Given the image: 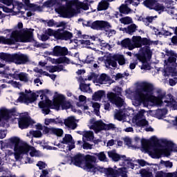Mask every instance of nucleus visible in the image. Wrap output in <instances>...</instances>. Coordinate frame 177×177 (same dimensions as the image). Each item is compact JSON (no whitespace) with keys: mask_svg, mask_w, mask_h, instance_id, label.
I'll list each match as a JSON object with an SVG mask.
<instances>
[{"mask_svg":"<svg viewBox=\"0 0 177 177\" xmlns=\"http://www.w3.org/2000/svg\"><path fill=\"white\" fill-rule=\"evenodd\" d=\"M28 8H30V9H33V10H41V6H37L34 3H29L28 6H27Z\"/></svg>","mask_w":177,"mask_h":177,"instance_id":"obj_62","label":"nucleus"},{"mask_svg":"<svg viewBox=\"0 0 177 177\" xmlns=\"http://www.w3.org/2000/svg\"><path fill=\"white\" fill-rule=\"evenodd\" d=\"M145 0H127L129 3L132 4L133 6H138L140 4V2Z\"/></svg>","mask_w":177,"mask_h":177,"instance_id":"obj_58","label":"nucleus"},{"mask_svg":"<svg viewBox=\"0 0 177 177\" xmlns=\"http://www.w3.org/2000/svg\"><path fill=\"white\" fill-rule=\"evenodd\" d=\"M85 155L82 153H77L75 156L71 158V162L76 167H81L84 164V159Z\"/></svg>","mask_w":177,"mask_h":177,"instance_id":"obj_21","label":"nucleus"},{"mask_svg":"<svg viewBox=\"0 0 177 177\" xmlns=\"http://www.w3.org/2000/svg\"><path fill=\"white\" fill-rule=\"evenodd\" d=\"M35 122L26 115L20 116L18 119V126L20 129H27L28 127H32Z\"/></svg>","mask_w":177,"mask_h":177,"instance_id":"obj_9","label":"nucleus"},{"mask_svg":"<svg viewBox=\"0 0 177 177\" xmlns=\"http://www.w3.org/2000/svg\"><path fill=\"white\" fill-rule=\"evenodd\" d=\"M95 156L97 157L100 161H104L106 160V154L104 152L95 153Z\"/></svg>","mask_w":177,"mask_h":177,"instance_id":"obj_50","label":"nucleus"},{"mask_svg":"<svg viewBox=\"0 0 177 177\" xmlns=\"http://www.w3.org/2000/svg\"><path fill=\"white\" fill-rule=\"evenodd\" d=\"M160 164L161 165H165V167H166V168H172V167H174V164L169 161V160H161L160 162Z\"/></svg>","mask_w":177,"mask_h":177,"instance_id":"obj_46","label":"nucleus"},{"mask_svg":"<svg viewBox=\"0 0 177 177\" xmlns=\"http://www.w3.org/2000/svg\"><path fill=\"white\" fill-rule=\"evenodd\" d=\"M115 60L118 62L120 66H124V64H125V57H124L122 55L116 56Z\"/></svg>","mask_w":177,"mask_h":177,"instance_id":"obj_41","label":"nucleus"},{"mask_svg":"<svg viewBox=\"0 0 177 177\" xmlns=\"http://www.w3.org/2000/svg\"><path fill=\"white\" fill-rule=\"evenodd\" d=\"M152 56L153 51H151L149 46L142 47L139 52L135 54V57L138 59V62H147V60L151 59Z\"/></svg>","mask_w":177,"mask_h":177,"instance_id":"obj_6","label":"nucleus"},{"mask_svg":"<svg viewBox=\"0 0 177 177\" xmlns=\"http://www.w3.org/2000/svg\"><path fill=\"white\" fill-rule=\"evenodd\" d=\"M53 106L56 110H59L60 106L62 110H68L72 105L71 102L66 100V97L62 94H57L55 97V100L53 102Z\"/></svg>","mask_w":177,"mask_h":177,"instance_id":"obj_5","label":"nucleus"},{"mask_svg":"<svg viewBox=\"0 0 177 177\" xmlns=\"http://www.w3.org/2000/svg\"><path fill=\"white\" fill-rule=\"evenodd\" d=\"M113 0H101L98 3L97 10V12H102L103 10H107L110 6L109 2H113Z\"/></svg>","mask_w":177,"mask_h":177,"instance_id":"obj_24","label":"nucleus"},{"mask_svg":"<svg viewBox=\"0 0 177 177\" xmlns=\"http://www.w3.org/2000/svg\"><path fill=\"white\" fill-rule=\"evenodd\" d=\"M78 3L83 10H89V3L82 2H78Z\"/></svg>","mask_w":177,"mask_h":177,"instance_id":"obj_59","label":"nucleus"},{"mask_svg":"<svg viewBox=\"0 0 177 177\" xmlns=\"http://www.w3.org/2000/svg\"><path fill=\"white\" fill-rule=\"evenodd\" d=\"M108 156H109V158H111L113 160V161H115V162L120 161V160H122V161H124V160H126V158H127V156L120 155L113 151H109Z\"/></svg>","mask_w":177,"mask_h":177,"instance_id":"obj_25","label":"nucleus"},{"mask_svg":"<svg viewBox=\"0 0 177 177\" xmlns=\"http://www.w3.org/2000/svg\"><path fill=\"white\" fill-rule=\"evenodd\" d=\"M19 97L18 98V102L20 103H25L26 104H30V103H34L36 102L37 99L39 97V95L35 93H32L30 96L24 93V92L19 93Z\"/></svg>","mask_w":177,"mask_h":177,"instance_id":"obj_8","label":"nucleus"},{"mask_svg":"<svg viewBox=\"0 0 177 177\" xmlns=\"http://www.w3.org/2000/svg\"><path fill=\"white\" fill-rule=\"evenodd\" d=\"M83 138H86V139H92V138H93V133L91 131H84Z\"/></svg>","mask_w":177,"mask_h":177,"instance_id":"obj_61","label":"nucleus"},{"mask_svg":"<svg viewBox=\"0 0 177 177\" xmlns=\"http://www.w3.org/2000/svg\"><path fill=\"white\" fill-rule=\"evenodd\" d=\"M64 124L67 128H70V129L74 130L77 128V123L75 122V118L74 116H71L65 119Z\"/></svg>","mask_w":177,"mask_h":177,"instance_id":"obj_23","label":"nucleus"},{"mask_svg":"<svg viewBox=\"0 0 177 177\" xmlns=\"http://www.w3.org/2000/svg\"><path fill=\"white\" fill-rule=\"evenodd\" d=\"M133 41L137 45V48H142V46H150L151 45V40L147 37H142L140 36H133Z\"/></svg>","mask_w":177,"mask_h":177,"instance_id":"obj_14","label":"nucleus"},{"mask_svg":"<svg viewBox=\"0 0 177 177\" xmlns=\"http://www.w3.org/2000/svg\"><path fill=\"white\" fill-rule=\"evenodd\" d=\"M52 133L53 135H56L57 136H63V129H55L52 127Z\"/></svg>","mask_w":177,"mask_h":177,"instance_id":"obj_45","label":"nucleus"},{"mask_svg":"<svg viewBox=\"0 0 177 177\" xmlns=\"http://www.w3.org/2000/svg\"><path fill=\"white\" fill-rule=\"evenodd\" d=\"M113 92H115L114 93L118 96H122V88L118 86H116L113 88Z\"/></svg>","mask_w":177,"mask_h":177,"instance_id":"obj_54","label":"nucleus"},{"mask_svg":"<svg viewBox=\"0 0 177 177\" xmlns=\"http://www.w3.org/2000/svg\"><path fill=\"white\" fill-rule=\"evenodd\" d=\"M83 142L82 147L84 150H92V145L89 142H85V140H83Z\"/></svg>","mask_w":177,"mask_h":177,"instance_id":"obj_57","label":"nucleus"},{"mask_svg":"<svg viewBox=\"0 0 177 177\" xmlns=\"http://www.w3.org/2000/svg\"><path fill=\"white\" fill-rule=\"evenodd\" d=\"M137 127H147L149 125V121L146 119H141L136 122Z\"/></svg>","mask_w":177,"mask_h":177,"instance_id":"obj_42","label":"nucleus"},{"mask_svg":"<svg viewBox=\"0 0 177 177\" xmlns=\"http://www.w3.org/2000/svg\"><path fill=\"white\" fill-rule=\"evenodd\" d=\"M124 161L127 162V167H129V168H131V169H133V168H135V164L132 162V159H131V158L126 157V160H124Z\"/></svg>","mask_w":177,"mask_h":177,"instance_id":"obj_56","label":"nucleus"},{"mask_svg":"<svg viewBox=\"0 0 177 177\" xmlns=\"http://www.w3.org/2000/svg\"><path fill=\"white\" fill-rule=\"evenodd\" d=\"M73 142V136L71 134H66L64 138L61 141L62 145H68V143H72Z\"/></svg>","mask_w":177,"mask_h":177,"instance_id":"obj_37","label":"nucleus"},{"mask_svg":"<svg viewBox=\"0 0 177 177\" xmlns=\"http://www.w3.org/2000/svg\"><path fill=\"white\" fill-rule=\"evenodd\" d=\"M73 38V32L68 30H64V28L58 29L56 30L55 39L61 41H68Z\"/></svg>","mask_w":177,"mask_h":177,"instance_id":"obj_11","label":"nucleus"},{"mask_svg":"<svg viewBox=\"0 0 177 177\" xmlns=\"http://www.w3.org/2000/svg\"><path fill=\"white\" fill-rule=\"evenodd\" d=\"M107 81V75L106 73H102L100 75V77L97 80L98 84H103Z\"/></svg>","mask_w":177,"mask_h":177,"instance_id":"obj_48","label":"nucleus"},{"mask_svg":"<svg viewBox=\"0 0 177 177\" xmlns=\"http://www.w3.org/2000/svg\"><path fill=\"white\" fill-rule=\"evenodd\" d=\"M157 2H158V0H145L142 3L144 6L151 10L156 6Z\"/></svg>","mask_w":177,"mask_h":177,"instance_id":"obj_30","label":"nucleus"},{"mask_svg":"<svg viewBox=\"0 0 177 177\" xmlns=\"http://www.w3.org/2000/svg\"><path fill=\"white\" fill-rule=\"evenodd\" d=\"M103 97H106V91L104 90H100L94 93L92 96L93 100L97 102L98 100H102Z\"/></svg>","mask_w":177,"mask_h":177,"instance_id":"obj_27","label":"nucleus"},{"mask_svg":"<svg viewBox=\"0 0 177 177\" xmlns=\"http://www.w3.org/2000/svg\"><path fill=\"white\" fill-rule=\"evenodd\" d=\"M90 85V84L81 83L80 84V89L82 92H88V88H89Z\"/></svg>","mask_w":177,"mask_h":177,"instance_id":"obj_53","label":"nucleus"},{"mask_svg":"<svg viewBox=\"0 0 177 177\" xmlns=\"http://www.w3.org/2000/svg\"><path fill=\"white\" fill-rule=\"evenodd\" d=\"M115 129V124L113 123L106 124L104 123V131H111Z\"/></svg>","mask_w":177,"mask_h":177,"instance_id":"obj_44","label":"nucleus"},{"mask_svg":"<svg viewBox=\"0 0 177 177\" xmlns=\"http://www.w3.org/2000/svg\"><path fill=\"white\" fill-rule=\"evenodd\" d=\"M91 129H93L95 133H99V132L104 131V122L103 120H97L94 125L91 126Z\"/></svg>","mask_w":177,"mask_h":177,"instance_id":"obj_26","label":"nucleus"},{"mask_svg":"<svg viewBox=\"0 0 177 177\" xmlns=\"http://www.w3.org/2000/svg\"><path fill=\"white\" fill-rule=\"evenodd\" d=\"M153 20H154V17H147L145 18V26H149L150 23H153Z\"/></svg>","mask_w":177,"mask_h":177,"instance_id":"obj_64","label":"nucleus"},{"mask_svg":"<svg viewBox=\"0 0 177 177\" xmlns=\"http://www.w3.org/2000/svg\"><path fill=\"white\" fill-rule=\"evenodd\" d=\"M0 59L7 63H15L17 65L27 64L30 62L28 56L23 53H0Z\"/></svg>","mask_w":177,"mask_h":177,"instance_id":"obj_1","label":"nucleus"},{"mask_svg":"<svg viewBox=\"0 0 177 177\" xmlns=\"http://www.w3.org/2000/svg\"><path fill=\"white\" fill-rule=\"evenodd\" d=\"M154 91V86L149 82H144L141 85L140 88L137 90L138 95L137 99L140 103H145V102H151V96Z\"/></svg>","mask_w":177,"mask_h":177,"instance_id":"obj_3","label":"nucleus"},{"mask_svg":"<svg viewBox=\"0 0 177 177\" xmlns=\"http://www.w3.org/2000/svg\"><path fill=\"white\" fill-rule=\"evenodd\" d=\"M124 103H125L124 99H122L120 96H118V97L112 104H115L117 107H122V106H124Z\"/></svg>","mask_w":177,"mask_h":177,"instance_id":"obj_39","label":"nucleus"},{"mask_svg":"<svg viewBox=\"0 0 177 177\" xmlns=\"http://www.w3.org/2000/svg\"><path fill=\"white\" fill-rule=\"evenodd\" d=\"M106 97L108 100L113 104L115 100H116V99L118 97V95L113 92H108L106 94Z\"/></svg>","mask_w":177,"mask_h":177,"instance_id":"obj_35","label":"nucleus"},{"mask_svg":"<svg viewBox=\"0 0 177 177\" xmlns=\"http://www.w3.org/2000/svg\"><path fill=\"white\" fill-rule=\"evenodd\" d=\"M47 67V71H49L50 73H60V71H63V68H64V66L63 65H58V66H48Z\"/></svg>","mask_w":177,"mask_h":177,"instance_id":"obj_29","label":"nucleus"},{"mask_svg":"<svg viewBox=\"0 0 177 177\" xmlns=\"http://www.w3.org/2000/svg\"><path fill=\"white\" fill-rule=\"evenodd\" d=\"M106 67L107 68H109V66H111V67H113L114 68H115V67H117V60L115 59H113L111 58H107L106 59Z\"/></svg>","mask_w":177,"mask_h":177,"instance_id":"obj_34","label":"nucleus"},{"mask_svg":"<svg viewBox=\"0 0 177 177\" xmlns=\"http://www.w3.org/2000/svg\"><path fill=\"white\" fill-rule=\"evenodd\" d=\"M152 10H156V12H159V13H161V12H164V10H165V6H164V4H161L158 1L156 2Z\"/></svg>","mask_w":177,"mask_h":177,"instance_id":"obj_36","label":"nucleus"},{"mask_svg":"<svg viewBox=\"0 0 177 177\" xmlns=\"http://www.w3.org/2000/svg\"><path fill=\"white\" fill-rule=\"evenodd\" d=\"M165 53L166 56H168V59L165 60V64L166 66H174V64H175L174 66L177 67V53H176L173 50H166Z\"/></svg>","mask_w":177,"mask_h":177,"instance_id":"obj_12","label":"nucleus"},{"mask_svg":"<svg viewBox=\"0 0 177 177\" xmlns=\"http://www.w3.org/2000/svg\"><path fill=\"white\" fill-rule=\"evenodd\" d=\"M20 34H21V30H13L10 38H6L8 45H15L16 42H20Z\"/></svg>","mask_w":177,"mask_h":177,"instance_id":"obj_17","label":"nucleus"},{"mask_svg":"<svg viewBox=\"0 0 177 177\" xmlns=\"http://www.w3.org/2000/svg\"><path fill=\"white\" fill-rule=\"evenodd\" d=\"M9 120L10 115L9 114V109H4L0 111V121L1 120Z\"/></svg>","mask_w":177,"mask_h":177,"instance_id":"obj_33","label":"nucleus"},{"mask_svg":"<svg viewBox=\"0 0 177 177\" xmlns=\"http://www.w3.org/2000/svg\"><path fill=\"white\" fill-rule=\"evenodd\" d=\"M53 56H67L68 55V49L66 47L55 46L53 50Z\"/></svg>","mask_w":177,"mask_h":177,"instance_id":"obj_19","label":"nucleus"},{"mask_svg":"<svg viewBox=\"0 0 177 177\" xmlns=\"http://www.w3.org/2000/svg\"><path fill=\"white\" fill-rule=\"evenodd\" d=\"M145 113H146V111H145V109H141L138 113H137L136 115V120L138 121L142 120V118H143L144 115H145Z\"/></svg>","mask_w":177,"mask_h":177,"instance_id":"obj_52","label":"nucleus"},{"mask_svg":"<svg viewBox=\"0 0 177 177\" xmlns=\"http://www.w3.org/2000/svg\"><path fill=\"white\" fill-rule=\"evenodd\" d=\"M139 59H138L137 57L136 59H133L132 62L130 63L129 68L130 70H135L136 68V66H138V64L139 63Z\"/></svg>","mask_w":177,"mask_h":177,"instance_id":"obj_49","label":"nucleus"},{"mask_svg":"<svg viewBox=\"0 0 177 177\" xmlns=\"http://www.w3.org/2000/svg\"><path fill=\"white\" fill-rule=\"evenodd\" d=\"M36 165L37 167H39V169H43L44 168H46V163H45V162L39 161Z\"/></svg>","mask_w":177,"mask_h":177,"instance_id":"obj_63","label":"nucleus"},{"mask_svg":"<svg viewBox=\"0 0 177 177\" xmlns=\"http://www.w3.org/2000/svg\"><path fill=\"white\" fill-rule=\"evenodd\" d=\"M104 172L106 175H113L115 177H128V174L125 173L124 169L122 168H119L118 170L114 169L112 167L105 168Z\"/></svg>","mask_w":177,"mask_h":177,"instance_id":"obj_16","label":"nucleus"},{"mask_svg":"<svg viewBox=\"0 0 177 177\" xmlns=\"http://www.w3.org/2000/svg\"><path fill=\"white\" fill-rule=\"evenodd\" d=\"M118 45H121L122 48H128L129 50H133L136 48L129 38L124 39L120 41V44L118 43Z\"/></svg>","mask_w":177,"mask_h":177,"instance_id":"obj_22","label":"nucleus"},{"mask_svg":"<svg viewBox=\"0 0 177 177\" xmlns=\"http://www.w3.org/2000/svg\"><path fill=\"white\" fill-rule=\"evenodd\" d=\"M141 177H151L153 176V173L151 171H149V170L142 169L140 171Z\"/></svg>","mask_w":177,"mask_h":177,"instance_id":"obj_47","label":"nucleus"},{"mask_svg":"<svg viewBox=\"0 0 177 177\" xmlns=\"http://www.w3.org/2000/svg\"><path fill=\"white\" fill-rule=\"evenodd\" d=\"M50 106H53V102L50 100H46V101H40L39 102V107L40 109H46V107H50Z\"/></svg>","mask_w":177,"mask_h":177,"instance_id":"obj_31","label":"nucleus"},{"mask_svg":"<svg viewBox=\"0 0 177 177\" xmlns=\"http://www.w3.org/2000/svg\"><path fill=\"white\" fill-rule=\"evenodd\" d=\"M57 12L64 19H70V17H73L75 14V10L74 8L66 9L62 12V7H60L58 8Z\"/></svg>","mask_w":177,"mask_h":177,"instance_id":"obj_20","label":"nucleus"},{"mask_svg":"<svg viewBox=\"0 0 177 177\" xmlns=\"http://www.w3.org/2000/svg\"><path fill=\"white\" fill-rule=\"evenodd\" d=\"M136 30H138V26L135 24H131L127 27V34L133 35V32H136Z\"/></svg>","mask_w":177,"mask_h":177,"instance_id":"obj_32","label":"nucleus"},{"mask_svg":"<svg viewBox=\"0 0 177 177\" xmlns=\"http://www.w3.org/2000/svg\"><path fill=\"white\" fill-rule=\"evenodd\" d=\"M48 89L39 90L37 91L38 95H40V97L41 100H44V97H46V93H49Z\"/></svg>","mask_w":177,"mask_h":177,"instance_id":"obj_43","label":"nucleus"},{"mask_svg":"<svg viewBox=\"0 0 177 177\" xmlns=\"http://www.w3.org/2000/svg\"><path fill=\"white\" fill-rule=\"evenodd\" d=\"M157 96L151 95V102L156 104V106H162L164 104V102H162V99L165 97L166 92H163L161 89H158L156 91Z\"/></svg>","mask_w":177,"mask_h":177,"instance_id":"obj_13","label":"nucleus"},{"mask_svg":"<svg viewBox=\"0 0 177 177\" xmlns=\"http://www.w3.org/2000/svg\"><path fill=\"white\" fill-rule=\"evenodd\" d=\"M119 12L120 16L122 17V15H129L132 10L127 4H122L119 8Z\"/></svg>","mask_w":177,"mask_h":177,"instance_id":"obj_28","label":"nucleus"},{"mask_svg":"<svg viewBox=\"0 0 177 177\" xmlns=\"http://www.w3.org/2000/svg\"><path fill=\"white\" fill-rule=\"evenodd\" d=\"M10 144L14 146L15 151V157L17 160H20L21 154H28L31 146L23 142L19 137H12L9 139Z\"/></svg>","mask_w":177,"mask_h":177,"instance_id":"obj_2","label":"nucleus"},{"mask_svg":"<svg viewBox=\"0 0 177 177\" xmlns=\"http://www.w3.org/2000/svg\"><path fill=\"white\" fill-rule=\"evenodd\" d=\"M84 167L88 171L95 172L96 167H95V162H96V157L87 154L84 156Z\"/></svg>","mask_w":177,"mask_h":177,"instance_id":"obj_10","label":"nucleus"},{"mask_svg":"<svg viewBox=\"0 0 177 177\" xmlns=\"http://www.w3.org/2000/svg\"><path fill=\"white\" fill-rule=\"evenodd\" d=\"M19 81H22L24 82H28V77H27V74L21 72L19 73Z\"/></svg>","mask_w":177,"mask_h":177,"instance_id":"obj_51","label":"nucleus"},{"mask_svg":"<svg viewBox=\"0 0 177 177\" xmlns=\"http://www.w3.org/2000/svg\"><path fill=\"white\" fill-rule=\"evenodd\" d=\"M160 143L165 145V149L163 151L160 149H154L153 151L151 152L152 158H161L162 154H164L165 157H169V156H171V151H174L175 144L172 141L161 139Z\"/></svg>","mask_w":177,"mask_h":177,"instance_id":"obj_4","label":"nucleus"},{"mask_svg":"<svg viewBox=\"0 0 177 177\" xmlns=\"http://www.w3.org/2000/svg\"><path fill=\"white\" fill-rule=\"evenodd\" d=\"M34 41V33L31 30H24L21 36H19V42H32Z\"/></svg>","mask_w":177,"mask_h":177,"instance_id":"obj_18","label":"nucleus"},{"mask_svg":"<svg viewBox=\"0 0 177 177\" xmlns=\"http://www.w3.org/2000/svg\"><path fill=\"white\" fill-rule=\"evenodd\" d=\"M109 28H111V25L107 21H95L92 23V30L102 31L103 30H109Z\"/></svg>","mask_w":177,"mask_h":177,"instance_id":"obj_15","label":"nucleus"},{"mask_svg":"<svg viewBox=\"0 0 177 177\" xmlns=\"http://www.w3.org/2000/svg\"><path fill=\"white\" fill-rule=\"evenodd\" d=\"M120 21L122 24H132V18L130 17H124L120 19Z\"/></svg>","mask_w":177,"mask_h":177,"instance_id":"obj_40","label":"nucleus"},{"mask_svg":"<svg viewBox=\"0 0 177 177\" xmlns=\"http://www.w3.org/2000/svg\"><path fill=\"white\" fill-rule=\"evenodd\" d=\"M164 99H166V100L164 101L165 103H167L166 106H171V104H172V102H174V95L171 93L167 95L166 93Z\"/></svg>","mask_w":177,"mask_h":177,"instance_id":"obj_38","label":"nucleus"},{"mask_svg":"<svg viewBox=\"0 0 177 177\" xmlns=\"http://www.w3.org/2000/svg\"><path fill=\"white\" fill-rule=\"evenodd\" d=\"M142 63V65L141 66V70H151V66L147 62H140Z\"/></svg>","mask_w":177,"mask_h":177,"instance_id":"obj_55","label":"nucleus"},{"mask_svg":"<svg viewBox=\"0 0 177 177\" xmlns=\"http://www.w3.org/2000/svg\"><path fill=\"white\" fill-rule=\"evenodd\" d=\"M141 145L142 149H147L148 146H149V147H161L160 140L155 136L151 137L149 140L142 138L141 140Z\"/></svg>","mask_w":177,"mask_h":177,"instance_id":"obj_7","label":"nucleus"},{"mask_svg":"<svg viewBox=\"0 0 177 177\" xmlns=\"http://www.w3.org/2000/svg\"><path fill=\"white\" fill-rule=\"evenodd\" d=\"M30 133H32L34 138H41L42 136V132L41 131H30Z\"/></svg>","mask_w":177,"mask_h":177,"instance_id":"obj_60","label":"nucleus"}]
</instances>
